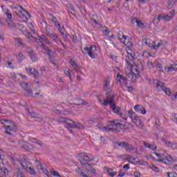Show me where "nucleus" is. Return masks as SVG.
Returning a JSON list of instances; mask_svg holds the SVG:
<instances>
[{
	"mask_svg": "<svg viewBox=\"0 0 177 177\" xmlns=\"http://www.w3.org/2000/svg\"><path fill=\"white\" fill-rule=\"evenodd\" d=\"M58 122H64L65 124V128L70 129L71 128H76L77 129H84V127L81 123L73 121L68 118L59 117L57 119Z\"/></svg>",
	"mask_w": 177,
	"mask_h": 177,
	"instance_id": "f257e3e1",
	"label": "nucleus"
},
{
	"mask_svg": "<svg viewBox=\"0 0 177 177\" xmlns=\"http://www.w3.org/2000/svg\"><path fill=\"white\" fill-rule=\"evenodd\" d=\"M153 87L156 88L158 91H164L166 95L169 96L171 95V90L164 86V83L158 80H153Z\"/></svg>",
	"mask_w": 177,
	"mask_h": 177,
	"instance_id": "f03ea898",
	"label": "nucleus"
},
{
	"mask_svg": "<svg viewBox=\"0 0 177 177\" xmlns=\"http://www.w3.org/2000/svg\"><path fill=\"white\" fill-rule=\"evenodd\" d=\"M115 145H118L119 147H122L123 149H125L126 151H129V153H131L135 150V147H133V145L123 141V142H115Z\"/></svg>",
	"mask_w": 177,
	"mask_h": 177,
	"instance_id": "7ed1b4c3",
	"label": "nucleus"
},
{
	"mask_svg": "<svg viewBox=\"0 0 177 177\" xmlns=\"http://www.w3.org/2000/svg\"><path fill=\"white\" fill-rule=\"evenodd\" d=\"M95 50H96V46H91L90 47H84L82 53L84 55H88L91 59H95L96 57L95 56Z\"/></svg>",
	"mask_w": 177,
	"mask_h": 177,
	"instance_id": "20e7f679",
	"label": "nucleus"
},
{
	"mask_svg": "<svg viewBox=\"0 0 177 177\" xmlns=\"http://www.w3.org/2000/svg\"><path fill=\"white\" fill-rule=\"evenodd\" d=\"M171 160V161H176V158H174L172 156H171V155H167V156H165V158H161L159 160H156L158 162H163V164H165L166 165H171V160H169V159Z\"/></svg>",
	"mask_w": 177,
	"mask_h": 177,
	"instance_id": "39448f33",
	"label": "nucleus"
},
{
	"mask_svg": "<svg viewBox=\"0 0 177 177\" xmlns=\"http://www.w3.org/2000/svg\"><path fill=\"white\" fill-rule=\"evenodd\" d=\"M108 123L109 124L110 127H113V128H120V129L124 128V124L120 123L119 120L109 121Z\"/></svg>",
	"mask_w": 177,
	"mask_h": 177,
	"instance_id": "423d86ee",
	"label": "nucleus"
},
{
	"mask_svg": "<svg viewBox=\"0 0 177 177\" xmlns=\"http://www.w3.org/2000/svg\"><path fill=\"white\" fill-rule=\"evenodd\" d=\"M21 149H24L26 151H31V150H34V145L28 142H21Z\"/></svg>",
	"mask_w": 177,
	"mask_h": 177,
	"instance_id": "0eeeda50",
	"label": "nucleus"
},
{
	"mask_svg": "<svg viewBox=\"0 0 177 177\" xmlns=\"http://www.w3.org/2000/svg\"><path fill=\"white\" fill-rule=\"evenodd\" d=\"M80 161L81 162L82 165H86L87 164H89L92 160L89 158L88 156H83L80 158Z\"/></svg>",
	"mask_w": 177,
	"mask_h": 177,
	"instance_id": "6e6552de",
	"label": "nucleus"
},
{
	"mask_svg": "<svg viewBox=\"0 0 177 177\" xmlns=\"http://www.w3.org/2000/svg\"><path fill=\"white\" fill-rule=\"evenodd\" d=\"M115 99V95H111V98L106 100L104 99V102L102 104L103 106H108L110 104V106H113L114 104V100Z\"/></svg>",
	"mask_w": 177,
	"mask_h": 177,
	"instance_id": "1a4fd4ad",
	"label": "nucleus"
},
{
	"mask_svg": "<svg viewBox=\"0 0 177 177\" xmlns=\"http://www.w3.org/2000/svg\"><path fill=\"white\" fill-rule=\"evenodd\" d=\"M134 110L135 111H137V113H140V114H146V109L139 104L134 106Z\"/></svg>",
	"mask_w": 177,
	"mask_h": 177,
	"instance_id": "9d476101",
	"label": "nucleus"
},
{
	"mask_svg": "<svg viewBox=\"0 0 177 177\" xmlns=\"http://www.w3.org/2000/svg\"><path fill=\"white\" fill-rule=\"evenodd\" d=\"M132 69H131V71L133 72V70L134 71H136V73H139V70H142L143 71L144 68H143V64H142V62H140V64L137 65H133L132 66Z\"/></svg>",
	"mask_w": 177,
	"mask_h": 177,
	"instance_id": "9b49d317",
	"label": "nucleus"
},
{
	"mask_svg": "<svg viewBox=\"0 0 177 177\" xmlns=\"http://www.w3.org/2000/svg\"><path fill=\"white\" fill-rule=\"evenodd\" d=\"M111 109H112L113 113H115V114H118V115H121L122 117V113H121L120 107H118L115 106V104H113L111 105Z\"/></svg>",
	"mask_w": 177,
	"mask_h": 177,
	"instance_id": "f8f14e48",
	"label": "nucleus"
},
{
	"mask_svg": "<svg viewBox=\"0 0 177 177\" xmlns=\"http://www.w3.org/2000/svg\"><path fill=\"white\" fill-rule=\"evenodd\" d=\"M21 86L24 88V90L27 92L28 95H32V90L28 88V83L22 82Z\"/></svg>",
	"mask_w": 177,
	"mask_h": 177,
	"instance_id": "ddd939ff",
	"label": "nucleus"
},
{
	"mask_svg": "<svg viewBox=\"0 0 177 177\" xmlns=\"http://www.w3.org/2000/svg\"><path fill=\"white\" fill-rule=\"evenodd\" d=\"M5 16L8 19H6V23L8 24V26H10V22L12 21V13L10 12L9 10H7V11L5 12Z\"/></svg>",
	"mask_w": 177,
	"mask_h": 177,
	"instance_id": "4468645a",
	"label": "nucleus"
},
{
	"mask_svg": "<svg viewBox=\"0 0 177 177\" xmlns=\"http://www.w3.org/2000/svg\"><path fill=\"white\" fill-rule=\"evenodd\" d=\"M132 121L134 122V124H136V125H137L138 127H143V123L142 122V121L140 120V118H139V117H136L134 118Z\"/></svg>",
	"mask_w": 177,
	"mask_h": 177,
	"instance_id": "2eb2a0df",
	"label": "nucleus"
},
{
	"mask_svg": "<svg viewBox=\"0 0 177 177\" xmlns=\"http://www.w3.org/2000/svg\"><path fill=\"white\" fill-rule=\"evenodd\" d=\"M165 70L167 71V73H169V71H177V64H172L170 67L166 66Z\"/></svg>",
	"mask_w": 177,
	"mask_h": 177,
	"instance_id": "dca6fc26",
	"label": "nucleus"
},
{
	"mask_svg": "<svg viewBox=\"0 0 177 177\" xmlns=\"http://www.w3.org/2000/svg\"><path fill=\"white\" fill-rule=\"evenodd\" d=\"M144 146L145 147H147L148 149H151V150H153V151H156V150H157V146L156 145V144H147L146 142H144Z\"/></svg>",
	"mask_w": 177,
	"mask_h": 177,
	"instance_id": "f3484780",
	"label": "nucleus"
},
{
	"mask_svg": "<svg viewBox=\"0 0 177 177\" xmlns=\"http://www.w3.org/2000/svg\"><path fill=\"white\" fill-rule=\"evenodd\" d=\"M118 37L120 41H122V39H124V41H127V39H129V37L124 35V32H119L118 33Z\"/></svg>",
	"mask_w": 177,
	"mask_h": 177,
	"instance_id": "a211bd4d",
	"label": "nucleus"
},
{
	"mask_svg": "<svg viewBox=\"0 0 177 177\" xmlns=\"http://www.w3.org/2000/svg\"><path fill=\"white\" fill-rule=\"evenodd\" d=\"M32 118H37V120H39L40 121H44V119L42 118V116L41 115H38L35 113L30 112Z\"/></svg>",
	"mask_w": 177,
	"mask_h": 177,
	"instance_id": "6ab92c4d",
	"label": "nucleus"
},
{
	"mask_svg": "<svg viewBox=\"0 0 177 177\" xmlns=\"http://www.w3.org/2000/svg\"><path fill=\"white\" fill-rule=\"evenodd\" d=\"M117 78H120V80H123L124 85H128V79L125 76L118 74Z\"/></svg>",
	"mask_w": 177,
	"mask_h": 177,
	"instance_id": "aec40b11",
	"label": "nucleus"
},
{
	"mask_svg": "<svg viewBox=\"0 0 177 177\" xmlns=\"http://www.w3.org/2000/svg\"><path fill=\"white\" fill-rule=\"evenodd\" d=\"M11 132H13V128H12L11 126H7L6 127V131H5V133H6V135H12V133H11Z\"/></svg>",
	"mask_w": 177,
	"mask_h": 177,
	"instance_id": "412c9836",
	"label": "nucleus"
},
{
	"mask_svg": "<svg viewBox=\"0 0 177 177\" xmlns=\"http://www.w3.org/2000/svg\"><path fill=\"white\" fill-rule=\"evenodd\" d=\"M28 54L29 55V56L32 60H37L38 59L35 56V54L34 53V51L32 50H30V51H28Z\"/></svg>",
	"mask_w": 177,
	"mask_h": 177,
	"instance_id": "4be33fe9",
	"label": "nucleus"
},
{
	"mask_svg": "<svg viewBox=\"0 0 177 177\" xmlns=\"http://www.w3.org/2000/svg\"><path fill=\"white\" fill-rule=\"evenodd\" d=\"M129 116L130 117V118L132 120H133V118H136V117H138L136 113L135 112H133V110H132V109L129 111Z\"/></svg>",
	"mask_w": 177,
	"mask_h": 177,
	"instance_id": "5701e85b",
	"label": "nucleus"
},
{
	"mask_svg": "<svg viewBox=\"0 0 177 177\" xmlns=\"http://www.w3.org/2000/svg\"><path fill=\"white\" fill-rule=\"evenodd\" d=\"M47 35H48V37H50V38H52V39H53V41H57V38H59V36H57V35L53 33V32Z\"/></svg>",
	"mask_w": 177,
	"mask_h": 177,
	"instance_id": "b1692460",
	"label": "nucleus"
},
{
	"mask_svg": "<svg viewBox=\"0 0 177 177\" xmlns=\"http://www.w3.org/2000/svg\"><path fill=\"white\" fill-rule=\"evenodd\" d=\"M106 172L109 174V176H111V177H114L115 176V175H117V172L115 171H113V170L110 168H107L106 169Z\"/></svg>",
	"mask_w": 177,
	"mask_h": 177,
	"instance_id": "393cba45",
	"label": "nucleus"
},
{
	"mask_svg": "<svg viewBox=\"0 0 177 177\" xmlns=\"http://www.w3.org/2000/svg\"><path fill=\"white\" fill-rule=\"evenodd\" d=\"M110 80L109 79H106V83L104 84V91H110Z\"/></svg>",
	"mask_w": 177,
	"mask_h": 177,
	"instance_id": "a878e982",
	"label": "nucleus"
},
{
	"mask_svg": "<svg viewBox=\"0 0 177 177\" xmlns=\"http://www.w3.org/2000/svg\"><path fill=\"white\" fill-rule=\"evenodd\" d=\"M23 34L24 35H25V37H26V38H28L29 39H31V38H34V37H32V35H31V32H30L24 30Z\"/></svg>",
	"mask_w": 177,
	"mask_h": 177,
	"instance_id": "bb28decb",
	"label": "nucleus"
},
{
	"mask_svg": "<svg viewBox=\"0 0 177 177\" xmlns=\"http://www.w3.org/2000/svg\"><path fill=\"white\" fill-rule=\"evenodd\" d=\"M39 38L41 39H43V41L46 42V44H47L48 45H50L51 43L49 42V39L46 37H45V35H42L39 37Z\"/></svg>",
	"mask_w": 177,
	"mask_h": 177,
	"instance_id": "cd10ccee",
	"label": "nucleus"
},
{
	"mask_svg": "<svg viewBox=\"0 0 177 177\" xmlns=\"http://www.w3.org/2000/svg\"><path fill=\"white\" fill-rule=\"evenodd\" d=\"M24 55L21 53H19L17 55V59L19 61V62L21 63V62H22L23 60H24Z\"/></svg>",
	"mask_w": 177,
	"mask_h": 177,
	"instance_id": "c85d7f7f",
	"label": "nucleus"
},
{
	"mask_svg": "<svg viewBox=\"0 0 177 177\" xmlns=\"http://www.w3.org/2000/svg\"><path fill=\"white\" fill-rule=\"evenodd\" d=\"M52 32H53V28L52 27H46V33L47 35H48L49 34H51Z\"/></svg>",
	"mask_w": 177,
	"mask_h": 177,
	"instance_id": "c756f323",
	"label": "nucleus"
},
{
	"mask_svg": "<svg viewBox=\"0 0 177 177\" xmlns=\"http://www.w3.org/2000/svg\"><path fill=\"white\" fill-rule=\"evenodd\" d=\"M64 74H65L66 75H67L68 77H69L71 81L73 80V79L71 78V73H70V69L66 68V69L64 70Z\"/></svg>",
	"mask_w": 177,
	"mask_h": 177,
	"instance_id": "7c9ffc66",
	"label": "nucleus"
},
{
	"mask_svg": "<svg viewBox=\"0 0 177 177\" xmlns=\"http://www.w3.org/2000/svg\"><path fill=\"white\" fill-rule=\"evenodd\" d=\"M163 141L165 142V145L168 146V147H172V146H176L177 144L176 143H172L170 141H168V140H163Z\"/></svg>",
	"mask_w": 177,
	"mask_h": 177,
	"instance_id": "2f4dec72",
	"label": "nucleus"
},
{
	"mask_svg": "<svg viewBox=\"0 0 177 177\" xmlns=\"http://www.w3.org/2000/svg\"><path fill=\"white\" fill-rule=\"evenodd\" d=\"M49 16L50 17H52V19H51V21H53V23H55V26H56V24H57V18H56V17H54L53 15V14H49Z\"/></svg>",
	"mask_w": 177,
	"mask_h": 177,
	"instance_id": "473e14b6",
	"label": "nucleus"
},
{
	"mask_svg": "<svg viewBox=\"0 0 177 177\" xmlns=\"http://www.w3.org/2000/svg\"><path fill=\"white\" fill-rule=\"evenodd\" d=\"M135 75V73H133L132 71V69H131L130 72L127 73V76L128 77V78H130L131 80H132V77Z\"/></svg>",
	"mask_w": 177,
	"mask_h": 177,
	"instance_id": "72a5a7b5",
	"label": "nucleus"
},
{
	"mask_svg": "<svg viewBox=\"0 0 177 177\" xmlns=\"http://www.w3.org/2000/svg\"><path fill=\"white\" fill-rule=\"evenodd\" d=\"M172 17H173V16L170 15L169 14L165 16H163V19L165 20H166L167 21H169V20H171Z\"/></svg>",
	"mask_w": 177,
	"mask_h": 177,
	"instance_id": "f704fd0d",
	"label": "nucleus"
},
{
	"mask_svg": "<svg viewBox=\"0 0 177 177\" xmlns=\"http://www.w3.org/2000/svg\"><path fill=\"white\" fill-rule=\"evenodd\" d=\"M59 31L60 34L62 35V37H64V38H67V35H64V31H65L64 26H63L62 28L61 29L59 28Z\"/></svg>",
	"mask_w": 177,
	"mask_h": 177,
	"instance_id": "c9c22d12",
	"label": "nucleus"
},
{
	"mask_svg": "<svg viewBox=\"0 0 177 177\" xmlns=\"http://www.w3.org/2000/svg\"><path fill=\"white\" fill-rule=\"evenodd\" d=\"M17 177H26L23 173V171L20 169H19L17 171Z\"/></svg>",
	"mask_w": 177,
	"mask_h": 177,
	"instance_id": "e433bc0d",
	"label": "nucleus"
},
{
	"mask_svg": "<svg viewBox=\"0 0 177 177\" xmlns=\"http://www.w3.org/2000/svg\"><path fill=\"white\" fill-rule=\"evenodd\" d=\"M70 63L71 66L75 68V70L76 68H78V65L77 64V63H75V62L73 61V59H71Z\"/></svg>",
	"mask_w": 177,
	"mask_h": 177,
	"instance_id": "4c0bfd02",
	"label": "nucleus"
},
{
	"mask_svg": "<svg viewBox=\"0 0 177 177\" xmlns=\"http://www.w3.org/2000/svg\"><path fill=\"white\" fill-rule=\"evenodd\" d=\"M168 177H177V174L176 172H167Z\"/></svg>",
	"mask_w": 177,
	"mask_h": 177,
	"instance_id": "58836bf2",
	"label": "nucleus"
},
{
	"mask_svg": "<svg viewBox=\"0 0 177 177\" xmlns=\"http://www.w3.org/2000/svg\"><path fill=\"white\" fill-rule=\"evenodd\" d=\"M151 169L153 170L155 172H160V169H158V167H156L154 165L151 166Z\"/></svg>",
	"mask_w": 177,
	"mask_h": 177,
	"instance_id": "ea45409f",
	"label": "nucleus"
},
{
	"mask_svg": "<svg viewBox=\"0 0 177 177\" xmlns=\"http://www.w3.org/2000/svg\"><path fill=\"white\" fill-rule=\"evenodd\" d=\"M88 172H90L91 174V175H93V176H95V175H96V170L95 169H93V167H91L88 170Z\"/></svg>",
	"mask_w": 177,
	"mask_h": 177,
	"instance_id": "a19ab883",
	"label": "nucleus"
},
{
	"mask_svg": "<svg viewBox=\"0 0 177 177\" xmlns=\"http://www.w3.org/2000/svg\"><path fill=\"white\" fill-rule=\"evenodd\" d=\"M30 73L33 75V77H37V75L38 74V71L35 69L32 73V69H30Z\"/></svg>",
	"mask_w": 177,
	"mask_h": 177,
	"instance_id": "79ce46f5",
	"label": "nucleus"
},
{
	"mask_svg": "<svg viewBox=\"0 0 177 177\" xmlns=\"http://www.w3.org/2000/svg\"><path fill=\"white\" fill-rule=\"evenodd\" d=\"M1 171L2 172H3L4 176H8L9 171L8 170V169H2Z\"/></svg>",
	"mask_w": 177,
	"mask_h": 177,
	"instance_id": "37998d69",
	"label": "nucleus"
},
{
	"mask_svg": "<svg viewBox=\"0 0 177 177\" xmlns=\"http://www.w3.org/2000/svg\"><path fill=\"white\" fill-rule=\"evenodd\" d=\"M50 173L52 174V175H53V176L60 177V174H59L58 171H52V170H50Z\"/></svg>",
	"mask_w": 177,
	"mask_h": 177,
	"instance_id": "c03bdc74",
	"label": "nucleus"
},
{
	"mask_svg": "<svg viewBox=\"0 0 177 177\" xmlns=\"http://www.w3.org/2000/svg\"><path fill=\"white\" fill-rule=\"evenodd\" d=\"M17 28H18L19 30V31H23V30H24V26H23L20 24H17Z\"/></svg>",
	"mask_w": 177,
	"mask_h": 177,
	"instance_id": "a18cd8bd",
	"label": "nucleus"
},
{
	"mask_svg": "<svg viewBox=\"0 0 177 177\" xmlns=\"http://www.w3.org/2000/svg\"><path fill=\"white\" fill-rule=\"evenodd\" d=\"M161 45H162V42H159L158 44H153V49H157V48H160V46H161Z\"/></svg>",
	"mask_w": 177,
	"mask_h": 177,
	"instance_id": "49530a36",
	"label": "nucleus"
},
{
	"mask_svg": "<svg viewBox=\"0 0 177 177\" xmlns=\"http://www.w3.org/2000/svg\"><path fill=\"white\" fill-rule=\"evenodd\" d=\"M155 67H156V68H162V64H160L158 62H155Z\"/></svg>",
	"mask_w": 177,
	"mask_h": 177,
	"instance_id": "de8ad7c7",
	"label": "nucleus"
},
{
	"mask_svg": "<svg viewBox=\"0 0 177 177\" xmlns=\"http://www.w3.org/2000/svg\"><path fill=\"white\" fill-rule=\"evenodd\" d=\"M29 171L31 175H37V173L35 172V170L32 167H29Z\"/></svg>",
	"mask_w": 177,
	"mask_h": 177,
	"instance_id": "09e8293b",
	"label": "nucleus"
},
{
	"mask_svg": "<svg viewBox=\"0 0 177 177\" xmlns=\"http://www.w3.org/2000/svg\"><path fill=\"white\" fill-rule=\"evenodd\" d=\"M80 102H82L80 104H77V106H86V104H88V102L84 100H80Z\"/></svg>",
	"mask_w": 177,
	"mask_h": 177,
	"instance_id": "8fccbe9b",
	"label": "nucleus"
},
{
	"mask_svg": "<svg viewBox=\"0 0 177 177\" xmlns=\"http://www.w3.org/2000/svg\"><path fill=\"white\" fill-rule=\"evenodd\" d=\"M41 171L45 174V175L48 176V177L50 176L49 171L46 169L43 168Z\"/></svg>",
	"mask_w": 177,
	"mask_h": 177,
	"instance_id": "3c124183",
	"label": "nucleus"
},
{
	"mask_svg": "<svg viewBox=\"0 0 177 177\" xmlns=\"http://www.w3.org/2000/svg\"><path fill=\"white\" fill-rule=\"evenodd\" d=\"M104 129L106 132H109L110 131H112V132H114V131H116L115 129L111 128V127H104Z\"/></svg>",
	"mask_w": 177,
	"mask_h": 177,
	"instance_id": "603ef678",
	"label": "nucleus"
},
{
	"mask_svg": "<svg viewBox=\"0 0 177 177\" xmlns=\"http://www.w3.org/2000/svg\"><path fill=\"white\" fill-rule=\"evenodd\" d=\"M136 80H138V76H136V74H135L132 77H131V82H136Z\"/></svg>",
	"mask_w": 177,
	"mask_h": 177,
	"instance_id": "864d4df0",
	"label": "nucleus"
},
{
	"mask_svg": "<svg viewBox=\"0 0 177 177\" xmlns=\"http://www.w3.org/2000/svg\"><path fill=\"white\" fill-rule=\"evenodd\" d=\"M136 26H138V27H143V26H145V24L142 23V21L138 20Z\"/></svg>",
	"mask_w": 177,
	"mask_h": 177,
	"instance_id": "5fc2aeb1",
	"label": "nucleus"
},
{
	"mask_svg": "<svg viewBox=\"0 0 177 177\" xmlns=\"http://www.w3.org/2000/svg\"><path fill=\"white\" fill-rule=\"evenodd\" d=\"M10 25H9L10 27H12L13 28H17V24L12 22V21H10Z\"/></svg>",
	"mask_w": 177,
	"mask_h": 177,
	"instance_id": "6e6d98bb",
	"label": "nucleus"
},
{
	"mask_svg": "<svg viewBox=\"0 0 177 177\" xmlns=\"http://www.w3.org/2000/svg\"><path fill=\"white\" fill-rule=\"evenodd\" d=\"M103 32H106V35H109L110 34V30H109L108 28L105 26V29L102 30Z\"/></svg>",
	"mask_w": 177,
	"mask_h": 177,
	"instance_id": "4d7b16f0",
	"label": "nucleus"
},
{
	"mask_svg": "<svg viewBox=\"0 0 177 177\" xmlns=\"http://www.w3.org/2000/svg\"><path fill=\"white\" fill-rule=\"evenodd\" d=\"M139 20L137 19V18H133V19H132V21H131V23H132V24H138V21Z\"/></svg>",
	"mask_w": 177,
	"mask_h": 177,
	"instance_id": "13d9d810",
	"label": "nucleus"
},
{
	"mask_svg": "<svg viewBox=\"0 0 177 177\" xmlns=\"http://www.w3.org/2000/svg\"><path fill=\"white\" fill-rule=\"evenodd\" d=\"M106 100L110 99V96H111V91H107L106 93Z\"/></svg>",
	"mask_w": 177,
	"mask_h": 177,
	"instance_id": "bf43d9fd",
	"label": "nucleus"
},
{
	"mask_svg": "<svg viewBox=\"0 0 177 177\" xmlns=\"http://www.w3.org/2000/svg\"><path fill=\"white\" fill-rule=\"evenodd\" d=\"M153 154H155V156H156V157H158V158H164V155H161L160 153H158L156 152H154Z\"/></svg>",
	"mask_w": 177,
	"mask_h": 177,
	"instance_id": "052dcab7",
	"label": "nucleus"
},
{
	"mask_svg": "<svg viewBox=\"0 0 177 177\" xmlns=\"http://www.w3.org/2000/svg\"><path fill=\"white\" fill-rule=\"evenodd\" d=\"M84 166H85L86 169H87V171L90 170L92 168V167H91V165L89 163L84 165Z\"/></svg>",
	"mask_w": 177,
	"mask_h": 177,
	"instance_id": "680f3d73",
	"label": "nucleus"
},
{
	"mask_svg": "<svg viewBox=\"0 0 177 177\" xmlns=\"http://www.w3.org/2000/svg\"><path fill=\"white\" fill-rule=\"evenodd\" d=\"M72 40H73V42L76 44L77 41H78V39H77V35H73L72 37Z\"/></svg>",
	"mask_w": 177,
	"mask_h": 177,
	"instance_id": "e2e57ef3",
	"label": "nucleus"
},
{
	"mask_svg": "<svg viewBox=\"0 0 177 177\" xmlns=\"http://www.w3.org/2000/svg\"><path fill=\"white\" fill-rule=\"evenodd\" d=\"M133 161H136V164H140L141 161L140 160H139L138 158H133Z\"/></svg>",
	"mask_w": 177,
	"mask_h": 177,
	"instance_id": "0e129e2a",
	"label": "nucleus"
},
{
	"mask_svg": "<svg viewBox=\"0 0 177 177\" xmlns=\"http://www.w3.org/2000/svg\"><path fill=\"white\" fill-rule=\"evenodd\" d=\"M148 66H150L151 67H154V66H156V62H149L147 63Z\"/></svg>",
	"mask_w": 177,
	"mask_h": 177,
	"instance_id": "69168bd1",
	"label": "nucleus"
},
{
	"mask_svg": "<svg viewBox=\"0 0 177 177\" xmlns=\"http://www.w3.org/2000/svg\"><path fill=\"white\" fill-rule=\"evenodd\" d=\"M0 39H1V41H3V39H4L3 32H2L1 30H0Z\"/></svg>",
	"mask_w": 177,
	"mask_h": 177,
	"instance_id": "338daca9",
	"label": "nucleus"
},
{
	"mask_svg": "<svg viewBox=\"0 0 177 177\" xmlns=\"http://www.w3.org/2000/svg\"><path fill=\"white\" fill-rule=\"evenodd\" d=\"M134 176L135 177H140V173L138 172V171L135 172L134 173Z\"/></svg>",
	"mask_w": 177,
	"mask_h": 177,
	"instance_id": "774afa93",
	"label": "nucleus"
}]
</instances>
